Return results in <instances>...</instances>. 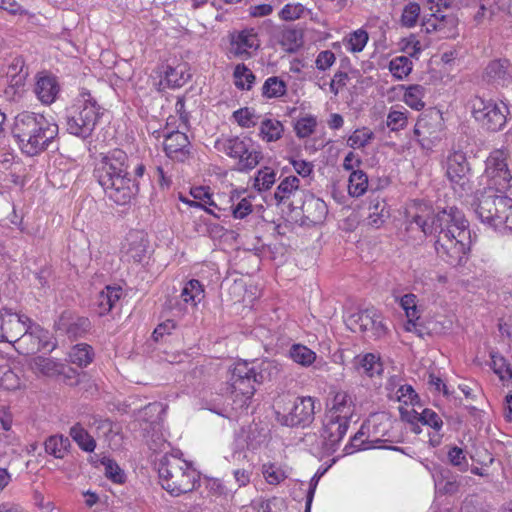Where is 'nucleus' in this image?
<instances>
[{
  "label": "nucleus",
  "mask_w": 512,
  "mask_h": 512,
  "mask_svg": "<svg viewBox=\"0 0 512 512\" xmlns=\"http://www.w3.org/2000/svg\"><path fill=\"white\" fill-rule=\"evenodd\" d=\"M390 399L413 407L419 405L420 402V398L413 387L406 383L399 386L398 390L394 393V396L390 397Z\"/></svg>",
  "instance_id": "obj_49"
},
{
  "label": "nucleus",
  "mask_w": 512,
  "mask_h": 512,
  "mask_svg": "<svg viewBox=\"0 0 512 512\" xmlns=\"http://www.w3.org/2000/svg\"><path fill=\"white\" fill-rule=\"evenodd\" d=\"M483 81L495 87H507L512 84L511 65L506 59L491 61L485 68Z\"/></svg>",
  "instance_id": "obj_20"
},
{
  "label": "nucleus",
  "mask_w": 512,
  "mask_h": 512,
  "mask_svg": "<svg viewBox=\"0 0 512 512\" xmlns=\"http://www.w3.org/2000/svg\"><path fill=\"white\" fill-rule=\"evenodd\" d=\"M160 484L172 496L193 491L199 484L198 471L186 460L175 455H164L158 462Z\"/></svg>",
  "instance_id": "obj_4"
},
{
  "label": "nucleus",
  "mask_w": 512,
  "mask_h": 512,
  "mask_svg": "<svg viewBox=\"0 0 512 512\" xmlns=\"http://www.w3.org/2000/svg\"><path fill=\"white\" fill-rule=\"evenodd\" d=\"M33 368L44 376L54 377L64 372L65 364L53 358L39 356L34 359Z\"/></svg>",
  "instance_id": "obj_27"
},
{
  "label": "nucleus",
  "mask_w": 512,
  "mask_h": 512,
  "mask_svg": "<svg viewBox=\"0 0 512 512\" xmlns=\"http://www.w3.org/2000/svg\"><path fill=\"white\" fill-rule=\"evenodd\" d=\"M401 419L412 425V430L415 433H420V429L418 427V423H420V412L412 409H407L404 407L399 408Z\"/></svg>",
  "instance_id": "obj_63"
},
{
  "label": "nucleus",
  "mask_w": 512,
  "mask_h": 512,
  "mask_svg": "<svg viewBox=\"0 0 512 512\" xmlns=\"http://www.w3.org/2000/svg\"><path fill=\"white\" fill-rule=\"evenodd\" d=\"M234 120L242 127L249 128L255 125L254 114L248 108H241L233 113Z\"/></svg>",
  "instance_id": "obj_64"
},
{
  "label": "nucleus",
  "mask_w": 512,
  "mask_h": 512,
  "mask_svg": "<svg viewBox=\"0 0 512 512\" xmlns=\"http://www.w3.org/2000/svg\"><path fill=\"white\" fill-rule=\"evenodd\" d=\"M206 488L208 492L217 497L227 498L232 494V491L228 489L224 483L218 478H210L207 480Z\"/></svg>",
  "instance_id": "obj_60"
},
{
  "label": "nucleus",
  "mask_w": 512,
  "mask_h": 512,
  "mask_svg": "<svg viewBox=\"0 0 512 512\" xmlns=\"http://www.w3.org/2000/svg\"><path fill=\"white\" fill-rule=\"evenodd\" d=\"M51 339L52 336L48 330L33 323L30 319V323H27L23 334L17 342V349L24 354H30L45 349L52 351L56 347V344L52 342Z\"/></svg>",
  "instance_id": "obj_14"
},
{
  "label": "nucleus",
  "mask_w": 512,
  "mask_h": 512,
  "mask_svg": "<svg viewBox=\"0 0 512 512\" xmlns=\"http://www.w3.org/2000/svg\"><path fill=\"white\" fill-rule=\"evenodd\" d=\"M20 386L17 374L8 366H0V387L6 390H15Z\"/></svg>",
  "instance_id": "obj_55"
},
{
  "label": "nucleus",
  "mask_w": 512,
  "mask_h": 512,
  "mask_svg": "<svg viewBox=\"0 0 512 512\" xmlns=\"http://www.w3.org/2000/svg\"><path fill=\"white\" fill-rule=\"evenodd\" d=\"M429 18L426 25L427 30H441L446 27L448 0H429Z\"/></svg>",
  "instance_id": "obj_24"
},
{
  "label": "nucleus",
  "mask_w": 512,
  "mask_h": 512,
  "mask_svg": "<svg viewBox=\"0 0 512 512\" xmlns=\"http://www.w3.org/2000/svg\"><path fill=\"white\" fill-rule=\"evenodd\" d=\"M420 423L430 426L435 430H439L443 424L440 416L435 411L428 408L420 412Z\"/></svg>",
  "instance_id": "obj_61"
},
{
  "label": "nucleus",
  "mask_w": 512,
  "mask_h": 512,
  "mask_svg": "<svg viewBox=\"0 0 512 512\" xmlns=\"http://www.w3.org/2000/svg\"><path fill=\"white\" fill-rule=\"evenodd\" d=\"M261 472L270 485H278L288 477L287 472L280 465L272 462L264 463Z\"/></svg>",
  "instance_id": "obj_41"
},
{
  "label": "nucleus",
  "mask_w": 512,
  "mask_h": 512,
  "mask_svg": "<svg viewBox=\"0 0 512 512\" xmlns=\"http://www.w3.org/2000/svg\"><path fill=\"white\" fill-rule=\"evenodd\" d=\"M234 83L239 89L249 90L255 81V76L245 64H238L234 69Z\"/></svg>",
  "instance_id": "obj_48"
},
{
  "label": "nucleus",
  "mask_w": 512,
  "mask_h": 512,
  "mask_svg": "<svg viewBox=\"0 0 512 512\" xmlns=\"http://www.w3.org/2000/svg\"><path fill=\"white\" fill-rule=\"evenodd\" d=\"M70 436L82 450L86 452L94 451L96 447L95 440L80 424H75L70 428Z\"/></svg>",
  "instance_id": "obj_39"
},
{
  "label": "nucleus",
  "mask_w": 512,
  "mask_h": 512,
  "mask_svg": "<svg viewBox=\"0 0 512 512\" xmlns=\"http://www.w3.org/2000/svg\"><path fill=\"white\" fill-rule=\"evenodd\" d=\"M408 111L404 107L401 109L392 107L387 115L386 124L391 131H399L407 126Z\"/></svg>",
  "instance_id": "obj_45"
},
{
  "label": "nucleus",
  "mask_w": 512,
  "mask_h": 512,
  "mask_svg": "<svg viewBox=\"0 0 512 512\" xmlns=\"http://www.w3.org/2000/svg\"><path fill=\"white\" fill-rule=\"evenodd\" d=\"M180 296L185 303L196 306L204 297L203 286L198 280L192 279L184 285Z\"/></svg>",
  "instance_id": "obj_38"
},
{
  "label": "nucleus",
  "mask_w": 512,
  "mask_h": 512,
  "mask_svg": "<svg viewBox=\"0 0 512 512\" xmlns=\"http://www.w3.org/2000/svg\"><path fill=\"white\" fill-rule=\"evenodd\" d=\"M305 8L302 4H286L279 13V17L285 21H294L303 15Z\"/></svg>",
  "instance_id": "obj_59"
},
{
  "label": "nucleus",
  "mask_w": 512,
  "mask_h": 512,
  "mask_svg": "<svg viewBox=\"0 0 512 512\" xmlns=\"http://www.w3.org/2000/svg\"><path fill=\"white\" fill-rule=\"evenodd\" d=\"M281 44L288 52L296 51L302 45V33L296 29H285L281 35Z\"/></svg>",
  "instance_id": "obj_53"
},
{
  "label": "nucleus",
  "mask_w": 512,
  "mask_h": 512,
  "mask_svg": "<svg viewBox=\"0 0 512 512\" xmlns=\"http://www.w3.org/2000/svg\"><path fill=\"white\" fill-rule=\"evenodd\" d=\"M468 172L465 153L461 150L454 151L453 155H450V184L456 197L467 204L470 203L469 198L472 193L471 183L466 176Z\"/></svg>",
  "instance_id": "obj_12"
},
{
  "label": "nucleus",
  "mask_w": 512,
  "mask_h": 512,
  "mask_svg": "<svg viewBox=\"0 0 512 512\" xmlns=\"http://www.w3.org/2000/svg\"><path fill=\"white\" fill-rule=\"evenodd\" d=\"M507 151L496 149L486 160L485 175L487 187L508 191L512 187V175L507 164Z\"/></svg>",
  "instance_id": "obj_11"
},
{
  "label": "nucleus",
  "mask_w": 512,
  "mask_h": 512,
  "mask_svg": "<svg viewBox=\"0 0 512 512\" xmlns=\"http://www.w3.org/2000/svg\"><path fill=\"white\" fill-rule=\"evenodd\" d=\"M270 366V362L263 361L258 371L255 362H236L229 378V390L235 397L234 402L239 401L241 407L246 406L255 393V383H262L265 380L263 372Z\"/></svg>",
  "instance_id": "obj_6"
},
{
  "label": "nucleus",
  "mask_w": 512,
  "mask_h": 512,
  "mask_svg": "<svg viewBox=\"0 0 512 512\" xmlns=\"http://www.w3.org/2000/svg\"><path fill=\"white\" fill-rule=\"evenodd\" d=\"M90 328V321L87 318H77L71 322L67 328L66 333L69 338L76 339L83 336Z\"/></svg>",
  "instance_id": "obj_57"
},
{
  "label": "nucleus",
  "mask_w": 512,
  "mask_h": 512,
  "mask_svg": "<svg viewBox=\"0 0 512 512\" xmlns=\"http://www.w3.org/2000/svg\"><path fill=\"white\" fill-rule=\"evenodd\" d=\"M164 150L166 155L176 161H185L190 154V142L187 135L180 131H172L165 136Z\"/></svg>",
  "instance_id": "obj_22"
},
{
  "label": "nucleus",
  "mask_w": 512,
  "mask_h": 512,
  "mask_svg": "<svg viewBox=\"0 0 512 512\" xmlns=\"http://www.w3.org/2000/svg\"><path fill=\"white\" fill-rule=\"evenodd\" d=\"M45 451L55 458L62 459L67 454L70 447V440L63 435H52L46 439Z\"/></svg>",
  "instance_id": "obj_29"
},
{
  "label": "nucleus",
  "mask_w": 512,
  "mask_h": 512,
  "mask_svg": "<svg viewBox=\"0 0 512 512\" xmlns=\"http://www.w3.org/2000/svg\"><path fill=\"white\" fill-rule=\"evenodd\" d=\"M276 181V173L269 167H264L257 172L254 179V187L259 191H265L272 187Z\"/></svg>",
  "instance_id": "obj_54"
},
{
  "label": "nucleus",
  "mask_w": 512,
  "mask_h": 512,
  "mask_svg": "<svg viewBox=\"0 0 512 512\" xmlns=\"http://www.w3.org/2000/svg\"><path fill=\"white\" fill-rule=\"evenodd\" d=\"M120 287L107 286L97 297L98 313L105 315L112 310L121 297Z\"/></svg>",
  "instance_id": "obj_26"
},
{
  "label": "nucleus",
  "mask_w": 512,
  "mask_h": 512,
  "mask_svg": "<svg viewBox=\"0 0 512 512\" xmlns=\"http://www.w3.org/2000/svg\"><path fill=\"white\" fill-rule=\"evenodd\" d=\"M215 148L219 152H223L227 156L237 159L239 171L254 169L262 159V153L252 147L250 139L240 138L238 136L218 139L215 142Z\"/></svg>",
  "instance_id": "obj_8"
},
{
  "label": "nucleus",
  "mask_w": 512,
  "mask_h": 512,
  "mask_svg": "<svg viewBox=\"0 0 512 512\" xmlns=\"http://www.w3.org/2000/svg\"><path fill=\"white\" fill-rule=\"evenodd\" d=\"M12 134L23 153L35 156L58 134V126L41 114L22 112L15 117Z\"/></svg>",
  "instance_id": "obj_2"
},
{
  "label": "nucleus",
  "mask_w": 512,
  "mask_h": 512,
  "mask_svg": "<svg viewBox=\"0 0 512 512\" xmlns=\"http://www.w3.org/2000/svg\"><path fill=\"white\" fill-rule=\"evenodd\" d=\"M405 93L404 102L412 109L420 111L425 107L423 98L426 94V88L419 84L403 86Z\"/></svg>",
  "instance_id": "obj_28"
},
{
  "label": "nucleus",
  "mask_w": 512,
  "mask_h": 512,
  "mask_svg": "<svg viewBox=\"0 0 512 512\" xmlns=\"http://www.w3.org/2000/svg\"><path fill=\"white\" fill-rule=\"evenodd\" d=\"M28 74V68L25 66L24 59L21 57L14 58L7 70V76L10 78V83L14 87L22 86Z\"/></svg>",
  "instance_id": "obj_35"
},
{
  "label": "nucleus",
  "mask_w": 512,
  "mask_h": 512,
  "mask_svg": "<svg viewBox=\"0 0 512 512\" xmlns=\"http://www.w3.org/2000/svg\"><path fill=\"white\" fill-rule=\"evenodd\" d=\"M468 221L464 214L456 207L450 208V257L456 258V265L462 266L468 260L472 243Z\"/></svg>",
  "instance_id": "obj_9"
},
{
  "label": "nucleus",
  "mask_w": 512,
  "mask_h": 512,
  "mask_svg": "<svg viewBox=\"0 0 512 512\" xmlns=\"http://www.w3.org/2000/svg\"><path fill=\"white\" fill-rule=\"evenodd\" d=\"M289 356L295 363L302 366H310L316 360V353L302 344L292 345Z\"/></svg>",
  "instance_id": "obj_40"
},
{
  "label": "nucleus",
  "mask_w": 512,
  "mask_h": 512,
  "mask_svg": "<svg viewBox=\"0 0 512 512\" xmlns=\"http://www.w3.org/2000/svg\"><path fill=\"white\" fill-rule=\"evenodd\" d=\"M368 33L363 29H358L349 34L344 44L348 51L352 53L361 52L368 42Z\"/></svg>",
  "instance_id": "obj_47"
},
{
  "label": "nucleus",
  "mask_w": 512,
  "mask_h": 512,
  "mask_svg": "<svg viewBox=\"0 0 512 512\" xmlns=\"http://www.w3.org/2000/svg\"><path fill=\"white\" fill-rule=\"evenodd\" d=\"M356 367L359 372H362L368 375L369 377L380 375L383 371L380 359L376 355L371 353L356 358Z\"/></svg>",
  "instance_id": "obj_32"
},
{
  "label": "nucleus",
  "mask_w": 512,
  "mask_h": 512,
  "mask_svg": "<svg viewBox=\"0 0 512 512\" xmlns=\"http://www.w3.org/2000/svg\"><path fill=\"white\" fill-rule=\"evenodd\" d=\"M284 127L276 119H265L261 122L259 134L267 142H274L282 137Z\"/></svg>",
  "instance_id": "obj_36"
},
{
  "label": "nucleus",
  "mask_w": 512,
  "mask_h": 512,
  "mask_svg": "<svg viewBox=\"0 0 512 512\" xmlns=\"http://www.w3.org/2000/svg\"><path fill=\"white\" fill-rule=\"evenodd\" d=\"M102 107L88 90H82L67 109L66 129L81 139L89 138L103 114Z\"/></svg>",
  "instance_id": "obj_5"
},
{
  "label": "nucleus",
  "mask_w": 512,
  "mask_h": 512,
  "mask_svg": "<svg viewBox=\"0 0 512 512\" xmlns=\"http://www.w3.org/2000/svg\"><path fill=\"white\" fill-rule=\"evenodd\" d=\"M30 318L13 313L10 309H0V342L17 344Z\"/></svg>",
  "instance_id": "obj_16"
},
{
  "label": "nucleus",
  "mask_w": 512,
  "mask_h": 512,
  "mask_svg": "<svg viewBox=\"0 0 512 512\" xmlns=\"http://www.w3.org/2000/svg\"><path fill=\"white\" fill-rule=\"evenodd\" d=\"M491 368L502 382L512 380V368L506 359L496 352L490 353Z\"/></svg>",
  "instance_id": "obj_44"
},
{
  "label": "nucleus",
  "mask_w": 512,
  "mask_h": 512,
  "mask_svg": "<svg viewBox=\"0 0 512 512\" xmlns=\"http://www.w3.org/2000/svg\"><path fill=\"white\" fill-rule=\"evenodd\" d=\"M259 46L260 41L254 29H245L231 36L230 51L235 56L248 59Z\"/></svg>",
  "instance_id": "obj_21"
},
{
  "label": "nucleus",
  "mask_w": 512,
  "mask_h": 512,
  "mask_svg": "<svg viewBox=\"0 0 512 512\" xmlns=\"http://www.w3.org/2000/svg\"><path fill=\"white\" fill-rule=\"evenodd\" d=\"M412 66V61L407 56H398L390 61L389 70L396 79L402 80L411 73Z\"/></svg>",
  "instance_id": "obj_46"
},
{
  "label": "nucleus",
  "mask_w": 512,
  "mask_h": 512,
  "mask_svg": "<svg viewBox=\"0 0 512 512\" xmlns=\"http://www.w3.org/2000/svg\"><path fill=\"white\" fill-rule=\"evenodd\" d=\"M368 210V223L376 228L380 227L388 216L386 203L378 197L370 200Z\"/></svg>",
  "instance_id": "obj_34"
},
{
  "label": "nucleus",
  "mask_w": 512,
  "mask_h": 512,
  "mask_svg": "<svg viewBox=\"0 0 512 512\" xmlns=\"http://www.w3.org/2000/svg\"><path fill=\"white\" fill-rule=\"evenodd\" d=\"M355 413L353 397L346 391H337L326 403L324 416L337 418L342 421H351Z\"/></svg>",
  "instance_id": "obj_18"
},
{
  "label": "nucleus",
  "mask_w": 512,
  "mask_h": 512,
  "mask_svg": "<svg viewBox=\"0 0 512 512\" xmlns=\"http://www.w3.org/2000/svg\"><path fill=\"white\" fill-rule=\"evenodd\" d=\"M165 80L170 87H181L190 78V73L186 69V64H179L175 67L167 66Z\"/></svg>",
  "instance_id": "obj_37"
},
{
  "label": "nucleus",
  "mask_w": 512,
  "mask_h": 512,
  "mask_svg": "<svg viewBox=\"0 0 512 512\" xmlns=\"http://www.w3.org/2000/svg\"><path fill=\"white\" fill-rule=\"evenodd\" d=\"M450 464L458 468L460 472H465L469 468L466 454L462 448H450Z\"/></svg>",
  "instance_id": "obj_58"
},
{
  "label": "nucleus",
  "mask_w": 512,
  "mask_h": 512,
  "mask_svg": "<svg viewBox=\"0 0 512 512\" xmlns=\"http://www.w3.org/2000/svg\"><path fill=\"white\" fill-rule=\"evenodd\" d=\"M100 463L105 467V475L108 479L118 484L125 482V473L114 460L102 457Z\"/></svg>",
  "instance_id": "obj_51"
},
{
  "label": "nucleus",
  "mask_w": 512,
  "mask_h": 512,
  "mask_svg": "<svg viewBox=\"0 0 512 512\" xmlns=\"http://www.w3.org/2000/svg\"><path fill=\"white\" fill-rule=\"evenodd\" d=\"M400 305L405 311L407 319H419L420 314L417 308V297L414 294H405L400 298Z\"/></svg>",
  "instance_id": "obj_56"
},
{
  "label": "nucleus",
  "mask_w": 512,
  "mask_h": 512,
  "mask_svg": "<svg viewBox=\"0 0 512 512\" xmlns=\"http://www.w3.org/2000/svg\"><path fill=\"white\" fill-rule=\"evenodd\" d=\"M317 399L311 396L295 398L288 412H276L277 421L287 427L309 426L315 417Z\"/></svg>",
  "instance_id": "obj_10"
},
{
  "label": "nucleus",
  "mask_w": 512,
  "mask_h": 512,
  "mask_svg": "<svg viewBox=\"0 0 512 512\" xmlns=\"http://www.w3.org/2000/svg\"><path fill=\"white\" fill-rule=\"evenodd\" d=\"M480 221L495 230H512V198L507 191L485 187L470 203Z\"/></svg>",
  "instance_id": "obj_3"
},
{
  "label": "nucleus",
  "mask_w": 512,
  "mask_h": 512,
  "mask_svg": "<svg viewBox=\"0 0 512 512\" xmlns=\"http://www.w3.org/2000/svg\"><path fill=\"white\" fill-rule=\"evenodd\" d=\"M335 61L336 57L332 51L323 50L317 55L315 59V66L320 71H326L332 67Z\"/></svg>",
  "instance_id": "obj_62"
},
{
  "label": "nucleus",
  "mask_w": 512,
  "mask_h": 512,
  "mask_svg": "<svg viewBox=\"0 0 512 512\" xmlns=\"http://www.w3.org/2000/svg\"><path fill=\"white\" fill-rule=\"evenodd\" d=\"M421 8L418 3L410 2L404 8L401 15V25L406 28L416 26L420 17Z\"/></svg>",
  "instance_id": "obj_52"
},
{
  "label": "nucleus",
  "mask_w": 512,
  "mask_h": 512,
  "mask_svg": "<svg viewBox=\"0 0 512 512\" xmlns=\"http://www.w3.org/2000/svg\"><path fill=\"white\" fill-rule=\"evenodd\" d=\"M349 424V422L337 418L324 416L320 439L325 454L329 455L337 450L341 440L347 433Z\"/></svg>",
  "instance_id": "obj_17"
},
{
  "label": "nucleus",
  "mask_w": 512,
  "mask_h": 512,
  "mask_svg": "<svg viewBox=\"0 0 512 512\" xmlns=\"http://www.w3.org/2000/svg\"><path fill=\"white\" fill-rule=\"evenodd\" d=\"M122 248L128 262L143 263L148 257V240L141 231L129 232Z\"/></svg>",
  "instance_id": "obj_19"
},
{
  "label": "nucleus",
  "mask_w": 512,
  "mask_h": 512,
  "mask_svg": "<svg viewBox=\"0 0 512 512\" xmlns=\"http://www.w3.org/2000/svg\"><path fill=\"white\" fill-rule=\"evenodd\" d=\"M95 177L106 196L118 205H126L138 193L136 180L128 173V156L120 149L101 155L95 168Z\"/></svg>",
  "instance_id": "obj_1"
},
{
  "label": "nucleus",
  "mask_w": 512,
  "mask_h": 512,
  "mask_svg": "<svg viewBox=\"0 0 512 512\" xmlns=\"http://www.w3.org/2000/svg\"><path fill=\"white\" fill-rule=\"evenodd\" d=\"M34 91L37 98L43 104L49 105L56 100L60 91V86L55 76L47 73H39Z\"/></svg>",
  "instance_id": "obj_23"
},
{
  "label": "nucleus",
  "mask_w": 512,
  "mask_h": 512,
  "mask_svg": "<svg viewBox=\"0 0 512 512\" xmlns=\"http://www.w3.org/2000/svg\"><path fill=\"white\" fill-rule=\"evenodd\" d=\"M435 481V499L431 505V512H448V480L443 471L433 473Z\"/></svg>",
  "instance_id": "obj_25"
},
{
  "label": "nucleus",
  "mask_w": 512,
  "mask_h": 512,
  "mask_svg": "<svg viewBox=\"0 0 512 512\" xmlns=\"http://www.w3.org/2000/svg\"><path fill=\"white\" fill-rule=\"evenodd\" d=\"M346 324L353 332L372 331L376 336L384 335L387 330L380 313L373 307L351 314Z\"/></svg>",
  "instance_id": "obj_15"
},
{
  "label": "nucleus",
  "mask_w": 512,
  "mask_h": 512,
  "mask_svg": "<svg viewBox=\"0 0 512 512\" xmlns=\"http://www.w3.org/2000/svg\"><path fill=\"white\" fill-rule=\"evenodd\" d=\"M316 126V117L313 115H306L296 121L294 130L299 138H306L314 133Z\"/></svg>",
  "instance_id": "obj_50"
},
{
  "label": "nucleus",
  "mask_w": 512,
  "mask_h": 512,
  "mask_svg": "<svg viewBox=\"0 0 512 512\" xmlns=\"http://www.w3.org/2000/svg\"><path fill=\"white\" fill-rule=\"evenodd\" d=\"M93 358V348L85 343L76 344L69 352L70 362L79 367H86L93 361Z\"/></svg>",
  "instance_id": "obj_31"
},
{
  "label": "nucleus",
  "mask_w": 512,
  "mask_h": 512,
  "mask_svg": "<svg viewBox=\"0 0 512 512\" xmlns=\"http://www.w3.org/2000/svg\"><path fill=\"white\" fill-rule=\"evenodd\" d=\"M410 225L415 224L425 234L439 232L448 237V232L442 227V216L433 215L432 207L421 202H414L406 211Z\"/></svg>",
  "instance_id": "obj_13"
},
{
  "label": "nucleus",
  "mask_w": 512,
  "mask_h": 512,
  "mask_svg": "<svg viewBox=\"0 0 512 512\" xmlns=\"http://www.w3.org/2000/svg\"><path fill=\"white\" fill-rule=\"evenodd\" d=\"M375 138V134L368 127L356 129L347 139V145L353 149L364 148Z\"/></svg>",
  "instance_id": "obj_43"
},
{
  "label": "nucleus",
  "mask_w": 512,
  "mask_h": 512,
  "mask_svg": "<svg viewBox=\"0 0 512 512\" xmlns=\"http://www.w3.org/2000/svg\"><path fill=\"white\" fill-rule=\"evenodd\" d=\"M286 90V83L277 76H271L267 78L262 86V94L266 98L282 97L285 95Z\"/></svg>",
  "instance_id": "obj_42"
},
{
  "label": "nucleus",
  "mask_w": 512,
  "mask_h": 512,
  "mask_svg": "<svg viewBox=\"0 0 512 512\" xmlns=\"http://www.w3.org/2000/svg\"><path fill=\"white\" fill-rule=\"evenodd\" d=\"M368 189V176L363 170H353L348 179V193L352 197H360Z\"/></svg>",
  "instance_id": "obj_33"
},
{
  "label": "nucleus",
  "mask_w": 512,
  "mask_h": 512,
  "mask_svg": "<svg viewBox=\"0 0 512 512\" xmlns=\"http://www.w3.org/2000/svg\"><path fill=\"white\" fill-rule=\"evenodd\" d=\"M300 180L296 176H288L278 185L274 199L277 204L285 203L299 189Z\"/></svg>",
  "instance_id": "obj_30"
},
{
  "label": "nucleus",
  "mask_w": 512,
  "mask_h": 512,
  "mask_svg": "<svg viewBox=\"0 0 512 512\" xmlns=\"http://www.w3.org/2000/svg\"><path fill=\"white\" fill-rule=\"evenodd\" d=\"M469 105L473 118L483 129L497 132L505 126L509 114L505 103L475 96L469 101Z\"/></svg>",
  "instance_id": "obj_7"
}]
</instances>
